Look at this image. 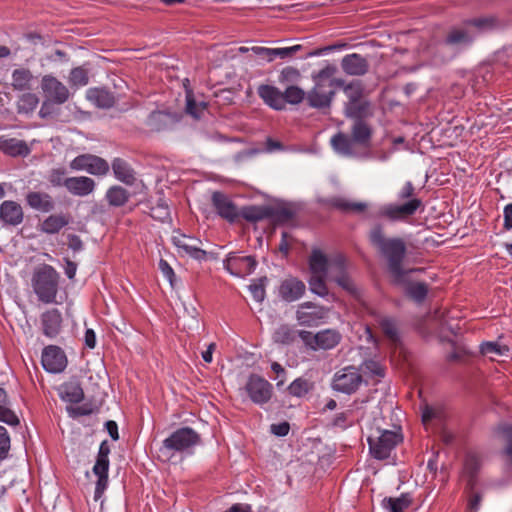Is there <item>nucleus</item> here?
Wrapping results in <instances>:
<instances>
[{"instance_id":"30","label":"nucleus","mask_w":512,"mask_h":512,"mask_svg":"<svg viewBox=\"0 0 512 512\" xmlns=\"http://www.w3.org/2000/svg\"><path fill=\"white\" fill-rule=\"evenodd\" d=\"M317 350H331L342 340L341 333L336 329H324L315 333Z\"/></svg>"},{"instance_id":"47","label":"nucleus","mask_w":512,"mask_h":512,"mask_svg":"<svg viewBox=\"0 0 512 512\" xmlns=\"http://www.w3.org/2000/svg\"><path fill=\"white\" fill-rule=\"evenodd\" d=\"M69 84L72 87H83L89 82V71L84 66L73 68L69 74Z\"/></svg>"},{"instance_id":"14","label":"nucleus","mask_w":512,"mask_h":512,"mask_svg":"<svg viewBox=\"0 0 512 512\" xmlns=\"http://www.w3.org/2000/svg\"><path fill=\"white\" fill-rule=\"evenodd\" d=\"M41 89L47 101L61 105L70 96L68 88L52 75H45L41 81Z\"/></svg>"},{"instance_id":"43","label":"nucleus","mask_w":512,"mask_h":512,"mask_svg":"<svg viewBox=\"0 0 512 512\" xmlns=\"http://www.w3.org/2000/svg\"><path fill=\"white\" fill-rule=\"evenodd\" d=\"M480 469V459L476 454H468L464 461L463 472L468 476V485L472 489L475 485L477 472Z\"/></svg>"},{"instance_id":"41","label":"nucleus","mask_w":512,"mask_h":512,"mask_svg":"<svg viewBox=\"0 0 512 512\" xmlns=\"http://www.w3.org/2000/svg\"><path fill=\"white\" fill-rule=\"evenodd\" d=\"M60 396L62 400L76 404L84 399V391L80 384L69 383L62 386Z\"/></svg>"},{"instance_id":"10","label":"nucleus","mask_w":512,"mask_h":512,"mask_svg":"<svg viewBox=\"0 0 512 512\" xmlns=\"http://www.w3.org/2000/svg\"><path fill=\"white\" fill-rule=\"evenodd\" d=\"M362 383V375L354 366H347L338 370L332 380V388L345 394H352L358 390Z\"/></svg>"},{"instance_id":"59","label":"nucleus","mask_w":512,"mask_h":512,"mask_svg":"<svg viewBox=\"0 0 512 512\" xmlns=\"http://www.w3.org/2000/svg\"><path fill=\"white\" fill-rule=\"evenodd\" d=\"M362 369L364 373L370 374L371 376L384 377V367L375 360H367L363 363Z\"/></svg>"},{"instance_id":"49","label":"nucleus","mask_w":512,"mask_h":512,"mask_svg":"<svg viewBox=\"0 0 512 512\" xmlns=\"http://www.w3.org/2000/svg\"><path fill=\"white\" fill-rule=\"evenodd\" d=\"M306 95L307 93H305V91L300 87L290 85L283 92L284 105L286 103L297 105L301 103L304 99L306 100Z\"/></svg>"},{"instance_id":"23","label":"nucleus","mask_w":512,"mask_h":512,"mask_svg":"<svg viewBox=\"0 0 512 512\" xmlns=\"http://www.w3.org/2000/svg\"><path fill=\"white\" fill-rule=\"evenodd\" d=\"M27 205L36 211L48 213L55 207L52 196L46 192L30 191L25 197Z\"/></svg>"},{"instance_id":"44","label":"nucleus","mask_w":512,"mask_h":512,"mask_svg":"<svg viewBox=\"0 0 512 512\" xmlns=\"http://www.w3.org/2000/svg\"><path fill=\"white\" fill-rule=\"evenodd\" d=\"M313 388L314 385L310 380L298 377L290 383L287 390L291 396L300 398L308 394Z\"/></svg>"},{"instance_id":"8","label":"nucleus","mask_w":512,"mask_h":512,"mask_svg":"<svg viewBox=\"0 0 512 512\" xmlns=\"http://www.w3.org/2000/svg\"><path fill=\"white\" fill-rule=\"evenodd\" d=\"M110 446L107 440L101 442L96 462L93 466V473L97 476L95 484L94 500L98 501L108 487Z\"/></svg>"},{"instance_id":"31","label":"nucleus","mask_w":512,"mask_h":512,"mask_svg":"<svg viewBox=\"0 0 512 512\" xmlns=\"http://www.w3.org/2000/svg\"><path fill=\"white\" fill-rule=\"evenodd\" d=\"M309 269L311 275L327 276L331 272V261L319 249H314L309 257Z\"/></svg>"},{"instance_id":"17","label":"nucleus","mask_w":512,"mask_h":512,"mask_svg":"<svg viewBox=\"0 0 512 512\" xmlns=\"http://www.w3.org/2000/svg\"><path fill=\"white\" fill-rule=\"evenodd\" d=\"M345 258L342 255H338L331 260V278L340 287L349 292L350 294H357V288L353 280L345 271Z\"/></svg>"},{"instance_id":"28","label":"nucleus","mask_w":512,"mask_h":512,"mask_svg":"<svg viewBox=\"0 0 512 512\" xmlns=\"http://www.w3.org/2000/svg\"><path fill=\"white\" fill-rule=\"evenodd\" d=\"M259 97L271 108L275 110L284 109L283 92L271 85H260L258 87Z\"/></svg>"},{"instance_id":"16","label":"nucleus","mask_w":512,"mask_h":512,"mask_svg":"<svg viewBox=\"0 0 512 512\" xmlns=\"http://www.w3.org/2000/svg\"><path fill=\"white\" fill-rule=\"evenodd\" d=\"M212 205L217 214L230 223H234L239 217V210L234 202L224 193L216 191L212 194Z\"/></svg>"},{"instance_id":"38","label":"nucleus","mask_w":512,"mask_h":512,"mask_svg":"<svg viewBox=\"0 0 512 512\" xmlns=\"http://www.w3.org/2000/svg\"><path fill=\"white\" fill-rule=\"evenodd\" d=\"M412 503V498L408 493H403L399 497H385L382 500V507L388 512H403Z\"/></svg>"},{"instance_id":"22","label":"nucleus","mask_w":512,"mask_h":512,"mask_svg":"<svg viewBox=\"0 0 512 512\" xmlns=\"http://www.w3.org/2000/svg\"><path fill=\"white\" fill-rule=\"evenodd\" d=\"M42 332L48 338H55L62 328V314L56 309L52 308L41 315Z\"/></svg>"},{"instance_id":"46","label":"nucleus","mask_w":512,"mask_h":512,"mask_svg":"<svg viewBox=\"0 0 512 512\" xmlns=\"http://www.w3.org/2000/svg\"><path fill=\"white\" fill-rule=\"evenodd\" d=\"M333 207L343 212H356L361 213L366 210L367 204L363 202H352L345 198H334L331 201Z\"/></svg>"},{"instance_id":"52","label":"nucleus","mask_w":512,"mask_h":512,"mask_svg":"<svg viewBox=\"0 0 512 512\" xmlns=\"http://www.w3.org/2000/svg\"><path fill=\"white\" fill-rule=\"evenodd\" d=\"M363 85L360 81H353L344 87V93L348 98V102H357L363 100Z\"/></svg>"},{"instance_id":"54","label":"nucleus","mask_w":512,"mask_h":512,"mask_svg":"<svg viewBox=\"0 0 512 512\" xmlns=\"http://www.w3.org/2000/svg\"><path fill=\"white\" fill-rule=\"evenodd\" d=\"M11 448V439L7 429L0 425V461L8 458Z\"/></svg>"},{"instance_id":"57","label":"nucleus","mask_w":512,"mask_h":512,"mask_svg":"<svg viewBox=\"0 0 512 512\" xmlns=\"http://www.w3.org/2000/svg\"><path fill=\"white\" fill-rule=\"evenodd\" d=\"M150 215L152 218L164 222L170 217V210L168 205L161 200L151 208Z\"/></svg>"},{"instance_id":"61","label":"nucleus","mask_w":512,"mask_h":512,"mask_svg":"<svg viewBox=\"0 0 512 512\" xmlns=\"http://www.w3.org/2000/svg\"><path fill=\"white\" fill-rule=\"evenodd\" d=\"M0 421L14 427L20 423L18 416L7 405L0 406Z\"/></svg>"},{"instance_id":"24","label":"nucleus","mask_w":512,"mask_h":512,"mask_svg":"<svg viewBox=\"0 0 512 512\" xmlns=\"http://www.w3.org/2000/svg\"><path fill=\"white\" fill-rule=\"evenodd\" d=\"M111 168L114 177L125 185L132 186L136 182V173L134 169L123 158H114L111 163Z\"/></svg>"},{"instance_id":"64","label":"nucleus","mask_w":512,"mask_h":512,"mask_svg":"<svg viewBox=\"0 0 512 512\" xmlns=\"http://www.w3.org/2000/svg\"><path fill=\"white\" fill-rule=\"evenodd\" d=\"M301 49L302 46L299 44L290 47L275 48V59L277 57L281 59L291 58Z\"/></svg>"},{"instance_id":"12","label":"nucleus","mask_w":512,"mask_h":512,"mask_svg":"<svg viewBox=\"0 0 512 512\" xmlns=\"http://www.w3.org/2000/svg\"><path fill=\"white\" fill-rule=\"evenodd\" d=\"M223 266L231 275L245 277L254 272L257 261L252 256H241L231 252L224 259Z\"/></svg>"},{"instance_id":"39","label":"nucleus","mask_w":512,"mask_h":512,"mask_svg":"<svg viewBox=\"0 0 512 512\" xmlns=\"http://www.w3.org/2000/svg\"><path fill=\"white\" fill-rule=\"evenodd\" d=\"M330 142L337 153L345 156L353 154L354 142L352 138L348 137L346 134L339 132L331 138Z\"/></svg>"},{"instance_id":"11","label":"nucleus","mask_w":512,"mask_h":512,"mask_svg":"<svg viewBox=\"0 0 512 512\" xmlns=\"http://www.w3.org/2000/svg\"><path fill=\"white\" fill-rule=\"evenodd\" d=\"M69 166L72 170L86 171L96 176H104L110 170V166L105 159L92 154H82L75 157Z\"/></svg>"},{"instance_id":"36","label":"nucleus","mask_w":512,"mask_h":512,"mask_svg":"<svg viewBox=\"0 0 512 512\" xmlns=\"http://www.w3.org/2000/svg\"><path fill=\"white\" fill-rule=\"evenodd\" d=\"M11 85L14 90L26 91L33 86L34 76L27 68H18L12 72Z\"/></svg>"},{"instance_id":"48","label":"nucleus","mask_w":512,"mask_h":512,"mask_svg":"<svg viewBox=\"0 0 512 512\" xmlns=\"http://www.w3.org/2000/svg\"><path fill=\"white\" fill-rule=\"evenodd\" d=\"M294 217V212L287 207H270L268 219L276 224H285Z\"/></svg>"},{"instance_id":"55","label":"nucleus","mask_w":512,"mask_h":512,"mask_svg":"<svg viewBox=\"0 0 512 512\" xmlns=\"http://www.w3.org/2000/svg\"><path fill=\"white\" fill-rule=\"evenodd\" d=\"M380 327L385 334L393 343L398 341V332L395 322L391 318H383L380 321Z\"/></svg>"},{"instance_id":"9","label":"nucleus","mask_w":512,"mask_h":512,"mask_svg":"<svg viewBox=\"0 0 512 512\" xmlns=\"http://www.w3.org/2000/svg\"><path fill=\"white\" fill-rule=\"evenodd\" d=\"M328 312L327 307L307 301L298 306L295 317L300 326L316 327L325 322Z\"/></svg>"},{"instance_id":"13","label":"nucleus","mask_w":512,"mask_h":512,"mask_svg":"<svg viewBox=\"0 0 512 512\" xmlns=\"http://www.w3.org/2000/svg\"><path fill=\"white\" fill-rule=\"evenodd\" d=\"M171 241L181 255H187L198 261L205 260L207 257V252L199 247L201 240L196 237L178 233L172 236Z\"/></svg>"},{"instance_id":"15","label":"nucleus","mask_w":512,"mask_h":512,"mask_svg":"<svg viewBox=\"0 0 512 512\" xmlns=\"http://www.w3.org/2000/svg\"><path fill=\"white\" fill-rule=\"evenodd\" d=\"M41 362L47 372L60 373L67 366V357L60 347L50 345L44 348Z\"/></svg>"},{"instance_id":"5","label":"nucleus","mask_w":512,"mask_h":512,"mask_svg":"<svg viewBox=\"0 0 512 512\" xmlns=\"http://www.w3.org/2000/svg\"><path fill=\"white\" fill-rule=\"evenodd\" d=\"M59 278V273L51 265L43 264L35 269L32 287L39 301L46 304L56 302Z\"/></svg>"},{"instance_id":"7","label":"nucleus","mask_w":512,"mask_h":512,"mask_svg":"<svg viewBox=\"0 0 512 512\" xmlns=\"http://www.w3.org/2000/svg\"><path fill=\"white\" fill-rule=\"evenodd\" d=\"M250 401L258 406L267 404L273 396V385L258 374H250L243 387Z\"/></svg>"},{"instance_id":"33","label":"nucleus","mask_w":512,"mask_h":512,"mask_svg":"<svg viewBox=\"0 0 512 512\" xmlns=\"http://www.w3.org/2000/svg\"><path fill=\"white\" fill-rule=\"evenodd\" d=\"M465 24L476 33V36L479 33L492 31L501 26L500 21L494 16L468 19L465 20Z\"/></svg>"},{"instance_id":"56","label":"nucleus","mask_w":512,"mask_h":512,"mask_svg":"<svg viewBox=\"0 0 512 512\" xmlns=\"http://www.w3.org/2000/svg\"><path fill=\"white\" fill-rule=\"evenodd\" d=\"M68 414L70 417L72 418H77V417H80V416H88V415H91L93 414L97 408L94 407L92 404L90 403H84L80 406H76V407H73V406H68L66 408Z\"/></svg>"},{"instance_id":"4","label":"nucleus","mask_w":512,"mask_h":512,"mask_svg":"<svg viewBox=\"0 0 512 512\" xmlns=\"http://www.w3.org/2000/svg\"><path fill=\"white\" fill-rule=\"evenodd\" d=\"M201 442L200 435L191 427H182L172 432L159 447V458L171 461L175 456L192 455Z\"/></svg>"},{"instance_id":"53","label":"nucleus","mask_w":512,"mask_h":512,"mask_svg":"<svg viewBox=\"0 0 512 512\" xmlns=\"http://www.w3.org/2000/svg\"><path fill=\"white\" fill-rule=\"evenodd\" d=\"M509 351V348L506 345H501L498 342H483L480 345V352L483 355H505Z\"/></svg>"},{"instance_id":"42","label":"nucleus","mask_w":512,"mask_h":512,"mask_svg":"<svg viewBox=\"0 0 512 512\" xmlns=\"http://www.w3.org/2000/svg\"><path fill=\"white\" fill-rule=\"evenodd\" d=\"M337 73V67L334 64L327 63L323 68L311 75L312 81L316 85L329 87L330 82Z\"/></svg>"},{"instance_id":"60","label":"nucleus","mask_w":512,"mask_h":512,"mask_svg":"<svg viewBox=\"0 0 512 512\" xmlns=\"http://www.w3.org/2000/svg\"><path fill=\"white\" fill-rule=\"evenodd\" d=\"M65 174L66 172L64 169H53L48 176V181L54 187L64 186L67 188V178L65 177Z\"/></svg>"},{"instance_id":"32","label":"nucleus","mask_w":512,"mask_h":512,"mask_svg":"<svg viewBox=\"0 0 512 512\" xmlns=\"http://www.w3.org/2000/svg\"><path fill=\"white\" fill-rule=\"evenodd\" d=\"M70 222L68 214H52L40 224V230L46 234H57Z\"/></svg>"},{"instance_id":"62","label":"nucleus","mask_w":512,"mask_h":512,"mask_svg":"<svg viewBox=\"0 0 512 512\" xmlns=\"http://www.w3.org/2000/svg\"><path fill=\"white\" fill-rule=\"evenodd\" d=\"M205 109V105L197 104L194 100L193 96L187 94L186 97V111L188 114L192 115L195 118L200 117V112Z\"/></svg>"},{"instance_id":"27","label":"nucleus","mask_w":512,"mask_h":512,"mask_svg":"<svg viewBox=\"0 0 512 512\" xmlns=\"http://www.w3.org/2000/svg\"><path fill=\"white\" fill-rule=\"evenodd\" d=\"M86 98L96 107L109 109L115 104L114 94L106 88L93 87L86 91Z\"/></svg>"},{"instance_id":"37","label":"nucleus","mask_w":512,"mask_h":512,"mask_svg":"<svg viewBox=\"0 0 512 512\" xmlns=\"http://www.w3.org/2000/svg\"><path fill=\"white\" fill-rule=\"evenodd\" d=\"M105 199L110 206L122 207L129 201L130 193L120 185H113L107 189Z\"/></svg>"},{"instance_id":"2","label":"nucleus","mask_w":512,"mask_h":512,"mask_svg":"<svg viewBox=\"0 0 512 512\" xmlns=\"http://www.w3.org/2000/svg\"><path fill=\"white\" fill-rule=\"evenodd\" d=\"M476 33L466 26L465 21L461 26L450 28L437 45L434 61L439 64L446 63L455 58L463 49L472 45Z\"/></svg>"},{"instance_id":"34","label":"nucleus","mask_w":512,"mask_h":512,"mask_svg":"<svg viewBox=\"0 0 512 512\" xmlns=\"http://www.w3.org/2000/svg\"><path fill=\"white\" fill-rule=\"evenodd\" d=\"M297 332L293 326L289 324H281L272 333L274 343L282 346L292 345L297 339Z\"/></svg>"},{"instance_id":"18","label":"nucleus","mask_w":512,"mask_h":512,"mask_svg":"<svg viewBox=\"0 0 512 512\" xmlns=\"http://www.w3.org/2000/svg\"><path fill=\"white\" fill-rule=\"evenodd\" d=\"M306 292L305 283L296 278L288 277L284 279L278 288L279 297L285 302H295L302 298Z\"/></svg>"},{"instance_id":"58","label":"nucleus","mask_w":512,"mask_h":512,"mask_svg":"<svg viewBox=\"0 0 512 512\" xmlns=\"http://www.w3.org/2000/svg\"><path fill=\"white\" fill-rule=\"evenodd\" d=\"M300 77L301 74L297 68L288 66L281 71L279 75V82L281 84L295 83L300 79Z\"/></svg>"},{"instance_id":"40","label":"nucleus","mask_w":512,"mask_h":512,"mask_svg":"<svg viewBox=\"0 0 512 512\" xmlns=\"http://www.w3.org/2000/svg\"><path fill=\"white\" fill-rule=\"evenodd\" d=\"M239 216L249 222H258L268 219L269 206H246L239 211Z\"/></svg>"},{"instance_id":"51","label":"nucleus","mask_w":512,"mask_h":512,"mask_svg":"<svg viewBox=\"0 0 512 512\" xmlns=\"http://www.w3.org/2000/svg\"><path fill=\"white\" fill-rule=\"evenodd\" d=\"M327 276L311 275L308 280L310 291L322 298L326 297L329 293L325 279Z\"/></svg>"},{"instance_id":"1","label":"nucleus","mask_w":512,"mask_h":512,"mask_svg":"<svg viewBox=\"0 0 512 512\" xmlns=\"http://www.w3.org/2000/svg\"><path fill=\"white\" fill-rule=\"evenodd\" d=\"M369 241L377 249L379 254L385 259L387 269L397 285L406 282V276L417 269H404L403 262L407 255V246L400 237H385L382 225H374L369 232Z\"/></svg>"},{"instance_id":"63","label":"nucleus","mask_w":512,"mask_h":512,"mask_svg":"<svg viewBox=\"0 0 512 512\" xmlns=\"http://www.w3.org/2000/svg\"><path fill=\"white\" fill-rule=\"evenodd\" d=\"M300 338L304 345L311 349V350H314L316 351L317 348H316V343H317V340L315 339V334H313L312 332L310 331H306V330H299L297 332V338Z\"/></svg>"},{"instance_id":"25","label":"nucleus","mask_w":512,"mask_h":512,"mask_svg":"<svg viewBox=\"0 0 512 512\" xmlns=\"http://www.w3.org/2000/svg\"><path fill=\"white\" fill-rule=\"evenodd\" d=\"M0 150L12 157H26L31 152V149L24 140L9 138L5 135L0 136Z\"/></svg>"},{"instance_id":"20","label":"nucleus","mask_w":512,"mask_h":512,"mask_svg":"<svg viewBox=\"0 0 512 512\" xmlns=\"http://www.w3.org/2000/svg\"><path fill=\"white\" fill-rule=\"evenodd\" d=\"M24 213L21 205L12 200L0 204V223L3 226H17L23 222Z\"/></svg>"},{"instance_id":"35","label":"nucleus","mask_w":512,"mask_h":512,"mask_svg":"<svg viewBox=\"0 0 512 512\" xmlns=\"http://www.w3.org/2000/svg\"><path fill=\"white\" fill-rule=\"evenodd\" d=\"M372 136V128L364 120L354 121L351 128V138L354 143L368 146Z\"/></svg>"},{"instance_id":"3","label":"nucleus","mask_w":512,"mask_h":512,"mask_svg":"<svg viewBox=\"0 0 512 512\" xmlns=\"http://www.w3.org/2000/svg\"><path fill=\"white\" fill-rule=\"evenodd\" d=\"M399 201H405L401 204H385L378 212L379 217L386 218L392 222L405 221L414 216L417 211L423 208V202L415 194V187L411 181L405 182L397 193Z\"/></svg>"},{"instance_id":"19","label":"nucleus","mask_w":512,"mask_h":512,"mask_svg":"<svg viewBox=\"0 0 512 512\" xmlns=\"http://www.w3.org/2000/svg\"><path fill=\"white\" fill-rule=\"evenodd\" d=\"M335 96V90L316 85L307 92L306 101L311 108L318 110L330 108L333 98Z\"/></svg>"},{"instance_id":"26","label":"nucleus","mask_w":512,"mask_h":512,"mask_svg":"<svg viewBox=\"0 0 512 512\" xmlns=\"http://www.w3.org/2000/svg\"><path fill=\"white\" fill-rule=\"evenodd\" d=\"M95 181L87 176L67 178V190L75 196L84 197L91 194L95 189Z\"/></svg>"},{"instance_id":"29","label":"nucleus","mask_w":512,"mask_h":512,"mask_svg":"<svg viewBox=\"0 0 512 512\" xmlns=\"http://www.w3.org/2000/svg\"><path fill=\"white\" fill-rule=\"evenodd\" d=\"M345 114L354 121L364 120L373 115L371 102L363 99L357 102H347L345 105Z\"/></svg>"},{"instance_id":"50","label":"nucleus","mask_w":512,"mask_h":512,"mask_svg":"<svg viewBox=\"0 0 512 512\" xmlns=\"http://www.w3.org/2000/svg\"><path fill=\"white\" fill-rule=\"evenodd\" d=\"M39 103V98L34 93L23 94L18 101V112L29 114L35 110Z\"/></svg>"},{"instance_id":"45","label":"nucleus","mask_w":512,"mask_h":512,"mask_svg":"<svg viewBox=\"0 0 512 512\" xmlns=\"http://www.w3.org/2000/svg\"><path fill=\"white\" fill-rule=\"evenodd\" d=\"M406 295L414 301L421 303L428 294V286L424 282L408 283L405 288Z\"/></svg>"},{"instance_id":"21","label":"nucleus","mask_w":512,"mask_h":512,"mask_svg":"<svg viewBox=\"0 0 512 512\" xmlns=\"http://www.w3.org/2000/svg\"><path fill=\"white\" fill-rule=\"evenodd\" d=\"M340 65L344 73L350 76H363L369 70L367 59L358 53L345 55Z\"/></svg>"},{"instance_id":"6","label":"nucleus","mask_w":512,"mask_h":512,"mask_svg":"<svg viewBox=\"0 0 512 512\" xmlns=\"http://www.w3.org/2000/svg\"><path fill=\"white\" fill-rule=\"evenodd\" d=\"M403 441L401 428L397 430H382L376 438L369 437V451L373 458L385 460L390 457L395 447Z\"/></svg>"}]
</instances>
